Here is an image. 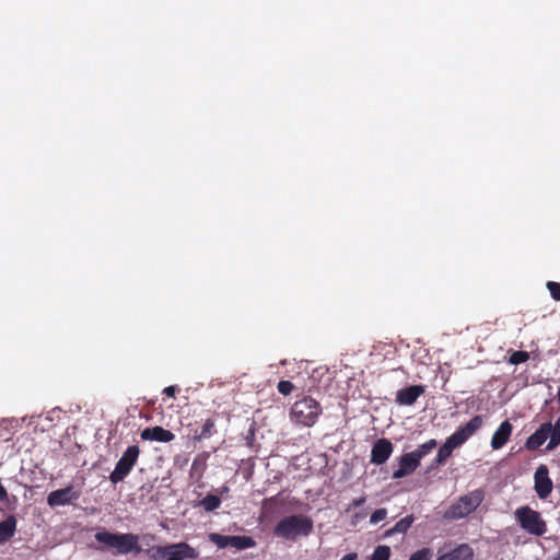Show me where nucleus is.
I'll use <instances>...</instances> for the list:
<instances>
[{"label":"nucleus","instance_id":"nucleus-1","mask_svg":"<svg viewBox=\"0 0 560 560\" xmlns=\"http://www.w3.org/2000/svg\"><path fill=\"white\" fill-rule=\"evenodd\" d=\"M483 424L481 416L472 417L465 425L459 427L446 441L440 446L434 458L436 466L444 465L452 456L455 448L462 446L470 436H472Z\"/></svg>","mask_w":560,"mask_h":560},{"label":"nucleus","instance_id":"nucleus-2","mask_svg":"<svg viewBox=\"0 0 560 560\" xmlns=\"http://www.w3.org/2000/svg\"><path fill=\"white\" fill-rule=\"evenodd\" d=\"M313 527L311 517L293 514L280 520L273 528V534L285 540H296L301 536H308L313 532Z\"/></svg>","mask_w":560,"mask_h":560},{"label":"nucleus","instance_id":"nucleus-3","mask_svg":"<svg viewBox=\"0 0 560 560\" xmlns=\"http://www.w3.org/2000/svg\"><path fill=\"white\" fill-rule=\"evenodd\" d=\"M95 539L106 547L114 548L116 552L120 555H127L133 551L139 552L141 550L139 537L132 533L120 534L102 530L95 534Z\"/></svg>","mask_w":560,"mask_h":560},{"label":"nucleus","instance_id":"nucleus-4","mask_svg":"<svg viewBox=\"0 0 560 560\" xmlns=\"http://www.w3.org/2000/svg\"><path fill=\"white\" fill-rule=\"evenodd\" d=\"M322 412L320 404L314 398L305 396L292 405L290 415L298 424L313 427Z\"/></svg>","mask_w":560,"mask_h":560},{"label":"nucleus","instance_id":"nucleus-5","mask_svg":"<svg viewBox=\"0 0 560 560\" xmlns=\"http://www.w3.org/2000/svg\"><path fill=\"white\" fill-rule=\"evenodd\" d=\"M485 499V492L481 489H476L467 494L462 495L455 503H453L446 515L454 520H459L468 516L476 511Z\"/></svg>","mask_w":560,"mask_h":560},{"label":"nucleus","instance_id":"nucleus-6","mask_svg":"<svg viewBox=\"0 0 560 560\" xmlns=\"http://www.w3.org/2000/svg\"><path fill=\"white\" fill-rule=\"evenodd\" d=\"M515 518L520 526L530 535L540 537L547 533V524L540 513L528 505L516 509Z\"/></svg>","mask_w":560,"mask_h":560},{"label":"nucleus","instance_id":"nucleus-7","mask_svg":"<svg viewBox=\"0 0 560 560\" xmlns=\"http://www.w3.org/2000/svg\"><path fill=\"white\" fill-rule=\"evenodd\" d=\"M140 448L138 445L127 447L109 475V480L113 485L122 481L130 474L138 462Z\"/></svg>","mask_w":560,"mask_h":560},{"label":"nucleus","instance_id":"nucleus-8","mask_svg":"<svg viewBox=\"0 0 560 560\" xmlns=\"http://www.w3.org/2000/svg\"><path fill=\"white\" fill-rule=\"evenodd\" d=\"M534 489L539 499L546 500L552 492L553 483L546 465L537 467L534 475Z\"/></svg>","mask_w":560,"mask_h":560},{"label":"nucleus","instance_id":"nucleus-9","mask_svg":"<svg viewBox=\"0 0 560 560\" xmlns=\"http://www.w3.org/2000/svg\"><path fill=\"white\" fill-rule=\"evenodd\" d=\"M81 495L80 491L74 490L73 486H68L62 489L50 492L47 497V503L49 506L67 505L77 501Z\"/></svg>","mask_w":560,"mask_h":560},{"label":"nucleus","instance_id":"nucleus-10","mask_svg":"<svg viewBox=\"0 0 560 560\" xmlns=\"http://www.w3.org/2000/svg\"><path fill=\"white\" fill-rule=\"evenodd\" d=\"M393 443L385 438L378 439L372 446L371 463L382 465L387 462L393 453Z\"/></svg>","mask_w":560,"mask_h":560},{"label":"nucleus","instance_id":"nucleus-11","mask_svg":"<svg viewBox=\"0 0 560 560\" xmlns=\"http://www.w3.org/2000/svg\"><path fill=\"white\" fill-rule=\"evenodd\" d=\"M420 463L411 453H406L398 458V469L393 471L394 479H401L406 476L411 475Z\"/></svg>","mask_w":560,"mask_h":560},{"label":"nucleus","instance_id":"nucleus-12","mask_svg":"<svg viewBox=\"0 0 560 560\" xmlns=\"http://www.w3.org/2000/svg\"><path fill=\"white\" fill-rule=\"evenodd\" d=\"M474 550L468 544H460L445 552L440 550L436 560H474Z\"/></svg>","mask_w":560,"mask_h":560},{"label":"nucleus","instance_id":"nucleus-13","mask_svg":"<svg viewBox=\"0 0 560 560\" xmlns=\"http://www.w3.org/2000/svg\"><path fill=\"white\" fill-rule=\"evenodd\" d=\"M424 393L422 385H411L397 392L396 402L401 406H411Z\"/></svg>","mask_w":560,"mask_h":560},{"label":"nucleus","instance_id":"nucleus-14","mask_svg":"<svg viewBox=\"0 0 560 560\" xmlns=\"http://www.w3.org/2000/svg\"><path fill=\"white\" fill-rule=\"evenodd\" d=\"M551 423H542L526 441L525 446L529 451L538 450L550 438Z\"/></svg>","mask_w":560,"mask_h":560},{"label":"nucleus","instance_id":"nucleus-15","mask_svg":"<svg viewBox=\"0 0 560 560\" xmlns=\"http://www.w3.org/2000/svg\"><path fill=\"white\" fill-rule=\"evenodd\" d=\"M140 436L144 441H158L163 443L171 442L175 439V434L173 432L159 425L145 428L141 431Z\"/></svg>","mask_w":560,"mask_h":560},{"label":"nucleus","instance_id":"nucleus-16","mask_svg":"<svg viewBox=\"0 0 560 560\" xmlns=\"http://www.w3.org/2000/svg\"><path fill=\"white\" fill-rule=\"evenodd\" d=\"M512 431L513 425L511 424V422L509 420L503 421L491 438V447L493 450H500L501 447H503L510 440Z\"/></svg>","mask_w":560,"mask_h":560},{"label":"nucleus","instance_id":"nucleus-17","mask_svg":"<svg viewBox=\"0 0 560 560\" xmlns=\"http://www.w3.org/2000/svg\"><path fill=\"white\" fill-rule=\"evenodd\" d=\"M166 560L195 559L198 553L186 542L172 544Z\"/></svg>","mask_w":560,"mask_h":560},{"label":"nucleus","instance_id":"nucleus-18","mask_svg":"<svg viewBox=\"0 0 560 560\" xmlns=\"http://www.w3.org/2000/svg\"><path fill=\"white\" fill-rule=\"evenodd\" d=\"M16 524V517L12 514L0 522V544L9 541L14 536Z\"/></svg>","mask_w":560,"mask_h":560},{"label":"nucleus","instance_id":"nucleus-19","mask_svg":"<svg viewBox=\"0 0 560 560\" xmlns=\"http://www.w3.org/2000/svg\"><path fill=\"white\" fill-rule=\"evenodd\" d=\"M256 542L250 536H230L229 547L236 550H244L255 547Z\"/></svg>","mask_w":560,"mask_h":560},{"label":"nucleus","instance_id":"nucleus-20","mask_svg":"<svg viewBox=\"0 0 560 560\" xmlns=\"http://www.w3.org/2000/svg\"><path fill=\"white\" fill-rule=\"evenodd\" d=\"M214 433H217L215 422L213 419L209 418L203 422L200 431H195L192 439L195 441H201L211 438Z\"/></svg>","mask_w":560,"mask_h":560},{"label":"nucleus","instance_id":"nucleus-21","mask_svg":"<svg viewBox=\"0 0 560 560\" xmlns=\"http://www.w3.org/2000/svg\"><path fill=\"white\" fill-rule=\"evenodd\" d=\"M438 445L436 440L431 439L428 442L421 444L418 446V448L413 452H410L417 460L420 463V460L427 456L429 453H431Z\"/></svg>","mask_w":560,"mask_h":560},{"label":"nucleus","instance_id":"nucleus-22","mask_svg":"<svg viewBox=\"0 0 560 560\" xmlns=\"http://www.w3.org/2000/svg\"><path fill=\"white\" fill-rule=\"evenodd\" d=\"M415 518L412 515H408L404 518H401L400 521H398L395 526L389 529L386 535H392L393 533H400V534H406L408 532V529L411 527L412 523H413Z\"/></svg>","mask_w":560,"mask_h":560},{"label":"nucleus","instance_id":"nucleus-23","mask_svg":"<svg viewBox=\"0 0 560 560\" xmlns=\"http://www.w3.org/2000/svg\"><path fill=\"white\" fill-rule=\"evenodd\" d=\"M560 444V418H558L555 424H551L550 441L547 445V450L551 451Z\"/></svg>","mask_w":560,"mask_h":560},{"label":"nucleus","instance_id":"nucleus-24","mask_svg":"<svg viewBox=\"0 0 560 560\" xmlns=\"http://www.w3.org/2000/svg\"><path fill=\"white\" fill-rule=\"evenodd\" d=\"M221 504V499L214 494L206 495L201 501L200 505L207 511L212 512L217 510Z\"/></svg>","mask_w":560,"mask_h":560},{"label":"nucleus","instance_id":"nucleus-25","mask_svg":"<svg viewBox=\"0 0 560 560\" xmlns=\"http://www.w3.org/2000/svg\"><path fill=\"white\" fill-rule=\"evenodd\" d=\"M170 549L171 545L153 547L149 550L150 558L153 560H166Z\"/></svg>","mask_w":560,"mask_h":560},{"label":"nucleus","instance_id":"nucleus-26","mask_svg":"<svg viewBox=\"0 0 560 560\" xmlns=\"http://www.w3.org/2000/svg\"><path fill=\"white\" fill-rule=\"evenodd\" d=\"M390 558V548L386 545L377 546L370 560H389Z\"/></svg>","mask_w":560,"mask_h":560},{"label":"nucleus","instance_id":"nucleus-27","mask_svg":"<svg viewBox=\"0 0 560 560\" xmlns=\"http://www.w3.org/2000/svg\"><path fill=\"white\" fill-rule=\"evenodd\" d=\"M229 537L228 535H221L218 533H212L209 535V540L213 542L218 548H228L229 547Z\"/></svg>","mask_w":560,"mask_h":560},{"label":"nucleus","instance_id":"nucleus-28","mask_svg":"<svg viewBox=\"0 0 560 560\" xmlns=\"http://www.w3.org/2000/svg\"><path fill=\"white\" fill-rule=\"evenodd\" d=\"M433 557V550L424 547L413 552L408 560H431Z\"/></svg>","mask_w":560,"mask_h":560},{"label":"nucleus","instance_id":"nucleus-29","mask_svg":"<svg viewBox=\"0 0 560 560\" xmlns=\"http://www.w3.org/2000/svg\"><path fill=\"white\" fill-rule=\"evenodd\" d=\"M528 359H529V353L527 351L518 350V351H514L510 355L509 362L511 364L517 365V364L526 362Z\"/></svg>","mask_w":560,"mask_h":560},{"label":"nucleus","instance_id":"nucleus-30","mask_svg":"<svg viewBox=\"0 0 560 560\" xmlns=\"http://www.w3.org/2000/svg\"><path fill=\"white\" fill-rule=\"evenodd\" d=\"M278 392L283 396L290 395L295 388L294 384L290 381H280L277 385Z\"/></svg>","mask_w":560,"mask_h":560},{"label":"nucleus","instance_id":"nucleus-31","mask_svg":"<svg viewBox=\"0 0 560 560\" xmlns=\"http://www.w3.org/2000/svg\"><path fill=\"white\" fill-rule=\"evenodd\" d=\"M547 289L550 292V295L553 300L560 301V282L548 281Z\"/></svg>","mask_w":560,"mask_h":560},{"label":"nucleus","instance_id":"nucleus-32","mask_svg":"<svg viewBox=\"0 0 560 560\" xmlns=\"http://www.w3.org/2000/svg\"><path fill=\"white\" fill-rule=\"evenodd\" d=\"M387 516V511L386 509H377L375 510L372 514H371V517H370V522L372 524H377L378 522L385 520Z\"/></svg>","mask_w":560,"mask_h":560},{"label":"nucleus","instance_id":"nucleus-33","mask_svg":"<svg viewBox=\"0 0 560 560\" xmlns=\"http://www.w3.org/2000/svg\"><path fill=\"white\" fill-rule=\"evenodd\" d=\"M178 392V388L176 386H167L163 389V394L167 397H175L176 393Z\"/></svg>","mask_w":560,"mask_h":560},{"label":"nucleus","instance_id":"nucleus-34","mask_svg":"<svg viewBox=\"0 0 560 560\" xmlns=\"http://www.w3.org/2000/svg\"><path fill=\"white\" fill-rule=\"evenodd\" d=\"M365 501H366L365 497H360V498L353 499L350 504V508H359V506L363 505L365 503Z\"/></svg>","mask_w":560,"mask_h":560},{"label":"nucleus","instance_id":"nucleus-35","mask_svg":"<svg viewBox=\"0 0 560 560\" xmlns=\"http://www.w3.org/2000/svg\"><path fill=\"white\" fill-rule=\"evenodd\" d=\"M358 553L357 552H350L345 555L340 560H358Z\"/></svg>","mask_w":560,"mask_h":560}]
</instances>
